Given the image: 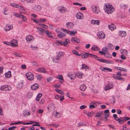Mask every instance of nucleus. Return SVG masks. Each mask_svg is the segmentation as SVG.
<instances>
[{"label": "nucleus", "mask_w": 130, "mask_h": 130, "mask_svg": "<svg viewBox=\"0 0 130 130\" xmlns=\"http://www.w3.org/2000/svg\"><path fill=\"white\" fill-rule=\"evenodd\" d=\"M105 6V7H104V9L107 13L111 14L114 11L115 8L112 5L109 4H106Z\"/></svg>", "instance_id": "nucleus-1"}, {"label": "nucleus", "mask_w": 130, "mask_h": 130, "mask_svg": "<svg viewBox=\"0 0 130 130\" xmlns=\"http://www.w3.org/2000/svg\"><path fill=\"white\" fill-rule=\"evenodd\" d=\"M0 89L2 91H10L11 90V88L10 86L6 85L1 86L0 87Z\"/></svg>", "instance_id": "nucleus-2"}, {"label": "nucleus", "mask_w": 130, "mask_h": 130, "mask_svg": "<svg viewBox=\"0 0 130 130\" xmlns=\"http://www.w3.org/2000/svg\"><path fill=\"white\" fill-rule=\"evenodd\" d=\"M27 78L29 80H31L34 78V75L33 74L30 72H28L26 74Z\"/></svg>", "instance_id": "nucleus-3"}, {"label": "nucleus", "mask_w": 130, "mask_h": 130, "mask_svg": "<svg viewBox=\"0 0 130 130\" xmlns=\"http://www.w3.org/2000/svg\"><path fill=\"white\" fill-rule=\"evenodd\" d=\"M114 86V84L112 83H109L107 85L105 86V89L106 91L108 90L113 87Z\"/></svg>", "instance_id": "nucleus-4"}, {"label": "nucleus", "mask_w": 130, "mask_h": 130, "mask_svg": "<svg viewBox=\"0 0 130 130\" xmlns=\"http://www.w3.org/2000/svg\"><path fill=\"white\" fill-rule=\"evenodd\" d=\"M122 75H122L120 72H118L117 74V77L116 78V79L118 80L124 81V78L120 77Z\"/></svg>", "instance_id": "nucleus-5"}, {"label": "nucleus", "mask_w": 130, "mask_h": 130, "mask_svg": "<svg viewBox=\"0 0 130 130\" xmlns=\"http://www.w3.org/2000/svg\"><path fill=\"white\" fill-rule=\"evenodd\" d=\"M97 36L100 39H103L105 37V35L103 32H99L97 34Z\"/></svg>", "instance_id": "nucleus-6"}, {"label": "nucleus", "mask_w": 130, "mask_h": 130, "mask_svg": "<svg viewBox=\"0 0 130 130\" xmlns=\"http://www.w3.org/2000/svg\"><path fill=\"white\" fill-rule=\"evenodd\" d=\"M33 40L34 38L32 36L28 35L26 37V40L28 43L31 42Z\"/></svg>", "instance_id": "nucleus-7"}, {"label": "nucleus", "mask_w": 130, "mask_h": 130, "mask_svg": "<svg viewBox=\"0 0 130 130\" xmlns=\"http://www.w3.org/2000/svg\"><path fill=\"white\" fill-rule=\"evenodd\" d=\"M76 17L77 19H83L84 16L82 13L78 12L76 14Z\"/></svg>", "instance_id": "nucleus-8"}, {"label": "nucleus", "mask_w": 130, "mask_h": 130, "mask_svg": "<svg viewBox=\"0 0 130 130\" xmlns=\"http://www.w3.org/2000/svg\"><path fill=\"white\" fill-rule=\"evenodd\" d=\"M119 36L122 37H125L126 35V33L125 31L121 30L119 31L118 33Z\"/></svg>", "instance_id": "nucleus-9"}, {"label": "nucleus", "mask_w": 130, "mask_h": 130, "mask_svg": "<svg viewBox=\"0 0 130 130\" xmlns=\"http://www.w3.org/2000/svg\"><path fill=\"white\" fill-rule=\"evenodd\" d=\"M92 9L94 13L98 14L99 11L98 8L96 6H93L92 7Z\"/></svg>", "instance_id": "nucleus-10"}, {"label": "nucleus", "mask_w": 130, "mask_h": 130, "mask_svg": "<svg viewBox=\"0 0 130 130\" xmlns=\"http://www.w3.org/2000/svg\"><path fill=\"white\" fill-rule=\"evenodd\" d=\"M10 5L13 7H14L17 8H18L22 10H24V8L23 7L19 5H17L14 3H11V4Z\"/></svg>", "instance_id": "nucleus-11"}, {"label": "nucleus", "mask_w": 130, "mask_h": 130, "mask_svg": "<svg viewBox=\"0 0 130 130\" xmlns=\"http://www.w3.org/2000/svg\"><path fill=\"white\" fill-rule=\"evenodd\" d=\"M36 71L39 72L43 73H46V71L45 70V69L44 68H38L36 70Z\"/></svg>", "instance_id": "nucleus-12"}, {"label": "nucleus", "mask_w": 130, "mask_h": 130, "mask_svg": "<svg viewBox=\"0 0 130 130\" xmlns=\"http://www.w3.org/2000/svg\"><path fill=\"white\" fill-rule=\"evenodd\" d=\"M66 26L69 28L71 29L72 28L73 26V24L72 22H68L66 23Z\"/></svg>", "instance_id": "nucleus-13"}, {"label": "nucleus", "mask_w": 130, "mask_h": 130, "mask_svg": "<svg viewBox=\"0 0 130 130\" xmlns=\"http://www.w3.org/2000/svg\"><path fill=\"white\" fill-rule=\"evenodd\" d=\"M41 9V7L39 5H36L34 8V9L37 12L40 11Z\"/></svg>", "instance_id": "nucleus-14"}, {"label": "nucleus", "mask_w": 130, "mask_h": 130, "mask_svg": "<svg viewBox=\"0 0 130 130\" xmlns=\"http://www.w3.org/2000/svg\"><path fill=\"white\" fill-rule=\"evenodd\" d=\"M108 27L109 29L111 30H113L116 29V27L113 23H111L110 25H108Z\"/></svg>", "instance_id": "nucleus-15"}, {"label": "nucleus", "mask_w": 130, "mask_h": 130, "mask_svg": "<svg viewBox=\"0 0 130 130\" xmlns=\"http://www.w3.org/2000/svg\"><path fill=\"white\" fill-rule=\"evenodd\" d=\"M39 85L38 84H35L32 85L31 88V89L33 90H36L39 87Z\"/></svg>", "instance_id": "nucleus-16"}, {"label": "nucleus", "mask_w": 130, "mask_h": 130, "mask_svg": "<svg viewBox=\"0 0 130 130\" xmlns=\"http://www.w3.org/2000/svg\"><path fill=\"white\" fill-rule=\"evenodd\" d=\"M91 23L92 24L94 25L96 24L97 25H100V21L99 20H92L91 21Z\"/></svg>", "instance_id": "nucleus-17"}, {"label": "nucleus", "mask_w": 130, "mask_h": 130, "mask_svg": "<svg viewBox=\"0 0 130 130\" xmlns=\"http://www.w3.org/2000/svg\"><path fill=\"white\" fill-rule=\"evenodd\" d=\"M10 45L13 47H15L17 45V40H13L10 43Z\"/></svg>", "instance_id": "nucleus-18"}, {"label": "nucleus", "mask_w": 130, "mask_h": 130, "mask_svg": "<svg viewBox=\"0 0 130 130\" xmlns=\"http://www.w3.org/2000/svg\"><path fill=\"white\" fill-rule=\"evenodd\" d=\"M114 68L115 69H117L121 71H122L124 72H127V70L126 69L120 67H114Z\"/></svg>", "instance_id": "nucleus-19"}, {"label": "nucleus", "mask_w": 130, "mask_h": 130, "mask_svg": "<svg viewBox=\"0 0 130 130\" xmlns=\"http://www.w3.org/2000/svg\"><path fill=\"white\" fill-rule=\"evenodd\" d=\"M38 29V31H39V34L41 35L43 34V33H45V31L43 29L39 28V27H36Z\"/></svg>", "instance_id": "nucleus-20"}, {"label": "nucleus", "mask_w": 130, "mask_h": 130, "mask_svg": "<svg viewBox=\"0 0 130 130\" xmlns=\"http://www.w3.org/2000/svg\"><path fill=\"white\" fill-rule=\"evenodd\" d=\"M45 33L46 34L47 36L49 38H52L53 36L52 34L48 30L45 31Z\"/></svg>", "instance_id": "nucleus-21"}, {"label": "nucleus", "mask_w": 130, "mask_h": 130, "mask_svg": "<svg viewBox=\"0 0 130 130\" xmlns=\"http://www.w3.org/2000/svg\"><path fill=\"white\" fill-rule=\"evenodd\" d=\"M104 116L103 112L102 111H100L96 113V115L95 116V117H99L102 116V115Z\"/></svg>", "instance_id": "nucleus-22"}, {"label": "nucleus", "mask_w": 130, "mask_h": 130, "mask_svg": "<svg viewBox=\"0 0 130 130\" xmlns=\"http://www.w3.org/2000/svg\"><path fill=\"white\" fill-rule=\"evenodd\" d=\"M68 76L70 77L71 79H74L75 78V75L71 73H69Z\"/></svg>", "instance_id": "nucleus-23"}, {"label": "nucleus", "mask_w": 130, "mask_h": 130, "mask_svg": "<svg viewBox=\"0 0 130 130\" xmlns=\"http://www.w3.org/2000/svg\"><path fill=\"white\" fill-rule=\"evenodd\" d=\"M24 83L23 81H21L18 82V84L17 85V87L20 88L22 87Z\"/></svg>", "instance_id": "nucleus-24"}, {"label": "nucleus", "mask_w": 130, "mask_h": 130, "mask_svg": "<svg viewBox=\"0 0 130 130\" xmlns=\"http://www.w3.org/2000/svg\"><path fill=\"white\" fill-rule=\"evenodd\" d=\"M99 49V47L96 45L93 46L91 48V50L94 51H96L98 50Z\"/></svg>", "instance_id": "nucleus-25"}, {"label": "nucleus", "mask_w": 130, "mask_h": 130, "mask_svg": "<svg viewBox=\"0 0 130 130\" xmlns=\"http://www.w3.org/2000/svg\"><path fill=\"white\" fill-rule=\"evenodd\" d=\"M5 74L6 77L9 78L11 76V72L9 71L7 73H5Z\"/></svg>", "instance_id": "nucleus-26"}, {"label": "nucleus", "mask_w": 130, "mask_h": 130, "mask_svg": "<svg viewBox=\"0 0 130 130\" xmlns=\"http://www.w3.org/2000/svg\"><path fill=\"white\" fill-rule=\"evenodd\" d=\"M55 108V106L53 104H51L50 105V107H48V110L52 111Z\"/></svg>", "instance_id": "nucleus-27"}, {"label": "nucleus", "mask_w": 130, "mask_h": 130, "mask_svg": "<svg viewBox=\"0 0 130 130\" xmlns=\"http://www.w3.org/2000/svg\"><path fill=\"white\" fill-rule=\"evenodd\" d=\"M91 55V54L90 53H86L83 56H82V57L83 58H87L88 57H91V55Z\"/></svg>", "instance_id": "nucleus-28"}, {"label": "nucleus", "mask_w": 130, "mask_h": 130, "mask_svg": "<svg viewBox=\"0 0 130 130\" xmlns=\"http://www.w3.org/2000/svg\"><path fill=\"white\" fill-rule=\"evenodd\" d=\"M13 27L12 25L9 26L7 25L5 28L4 29L6 31H7L10 30Z\"/></svg>", "instance_id": "nucleus-29"}, {"label": "nucleus", "mask_w": 130, "mask_h": 130, "mask_svg": "<svg viewBox=\"0 0 130 130\" xmlns=\"http://www.w3.org/2000/svg\"><path fill=\"white\" fill-rule=\"evenodd\" d=\"M70 42V40L68 39H66L65 41L62 43V45L64 46H66L67 44H69Z\"/></svg>", "instance_id": "nucleus-30"}, {"label": "nucleus", "mask_w": 130, "mask_h": 130, "mask_svg": "<svg viewBox=\"0 0 130 130\" xmlns=\"http://www.w3.org/2000/svg\"><path fill=\"white\" fill-rule=\"evenodd\" d=\"M94 114V112L93 111H91L88 112L86 114L89 117H91L93 116Z\"/></svg>", "instance_id": "nucleus-31"}, {"label": "nucleus", "mask_w": 130, "mask_h": 130, "mask_svg": "<svg viewBox=\"0 0 130 130\" xmlns=\"http://www.w3.org/2000/svg\"><path fill=\"white\" fill-rule=\"evenodd\" d=\"M42 94L41 93H39L38 94L36 98V101H39L40 98L42 96Z\"/></svg>", "instance_id": "nucleus-32"}, {"label": "nucleus", "mask_w": 130, "mask_h": 130, "mask_svg": "<svg viewBox=\"0 0 130 130\" xmlns=\"http://www.w3.org/2000/svg\"><path fill=\"white\" fill-rule=\"evenodd\" d=\"M86 88V87L84 85H83L80 86L79 89L82 91H85Z\"/></svg>", "instance_id": "nucleus-33"}, {"label": "nucleus", "mask_w": 130, "mask_h": 130, "mask_svg": "<svg viewBox=\"0 0 130 130\" xmlns=\"http://www.w3.org/2000/svg\"><path fill=\"white\" fill-rule=\"evenodd\" d=\"M55 90L57 92L63 95L64 94V92L62 91L61 90L58 89H56Z\"/></svg>", "instance_id": "nucleus-34"}, {"label": "nucleus", "mask_w": 130, "mask_h": 130, "mask_svg": "<svg viewBox=\"0 0 130 130\" xmlns=\"http://www.w3.org/2000/svg\"><path fill=\"white\" fill-rule=\"evenodd\" d=\"M57 37L60 38H61L63 37H64L65 36V34L61 32H60V34L57 35Z\"/></svg>", "instance_id": "nucleus-35"}, {"label": "nucleus", "mask_w": 130, "mask_h": 130, "mask_svg": "<svg viewBox=\"0 0 130 130\" xmlns=\"http://www.w3.org/2000/svg\"><path fill=\"white\" fill-rule=\"evenodd\" d=\"M120 119V120H124V121H126L128 120H130V118L128 117H120L119 118Z\"/></svg>", "instance_id": "nucleus-36"}, {"label": "nucleus", "mask_w": 130, "mask_h": 130, "mask_svg": "<svg viewBox=\"0 0 130 130\" xmlns=\"http://www.w3.org/2000/svg\"><path fill=\"white\" fill-rule=\"evenodd\" d=\"M82 67L81 68V69H83L84 68H85L86 69H89V68L86 65L84 64H82Z\"/></svg>", "instance_id": "nucleus-37"}, {"label": "nucleus", "mask_w": 130, "mask_h": 130, "mask_svg": "<svg viewBox=\"0 0 130 130\" xmlns=\"http://www.w3.org/2000/svg\"><path fill=\"white\" fill-rule=\"evenodd\" d=\"M120 52L121 54H123V53H125V55L127 54V52L126 50L123 49H122L120 51Z\"/></svg>", "instance_id": "nucleus-38"}, {"label": "nucleus", "mask_w": 130, "mask_h": 130, "mask_svg": "<svg viewBox=\"0 0 130 130\" xmlns=\"http://www.w3.org/2000/svg\"><path fill=\"white\" fill-rule=\"evenodd\" d=\"M32 95V93L31 92H28L27 94L26 97L30 99Z\"/></svg>", "instance_id": "nucleus-39"}, {"label": "nucleus", "mask_w": 130, "mask_h": 130, "mask_svg": "<svg viewBox=\"0 0 130 130\" xmlns=\"http://www.w3.org/2000/svg\"><path fill=\"white\" fill-rule=\"evenodd\" d=\"M106 53V55H105L104 56L105 57L107 58H111V56L110 54L108 53V52L107 53Z\"/></svg>", "instance_id": "nucleus-40"}, {"label": "nucleus", "mask_w": 130, "mask_h": 130, "mask_svg": "<svg viewBox=\"0 0 130 130\" xmlns=\"http://www.w3.org/2000/svg\"><path fill=\"white\" fill-rule=\"evenodd\" d=\"M77 33L76 31H69V34L70 35H73Z\"/></svg>", "instance_id": "nucleus-41"}, {"label": "nucleus", "mask_w": 130, "mask_h": 130, "mask_svg": "<svg viewBox=\"0 0 130 130\" xmlns=\"http://www.w3.org/2000/svg\"><path fill=\"white\" fill-rule=\"evenodd\" d=\"M127 7V5L124 4H122L120 6L121 8L123 9H125Z\"/></svg>", "instance_id": "nucleus-42"}, {"label": "nucleus", "mask_w": 130, "mask_h": 130, "mask_svg": "<svg viewBox=\"0 0 130 130\" xmlns=\"http://www.w3.org/2000/svg\"><path fill=\"white\" fill-rule=\"evenodd\" d=\"M31 122L34 123H35L36 124H34L32 125V126H40V124L38 122H34L33 121H31Z\"/></svg>", "instance_id": "nucleus-43"}, {"label": "nucleus", "mask_w": 130, "mask_h": 130, "mask_svg": "<svg viewBox=\"0 0 130 130\" xmlns=\"http://www.w3.org/2000/svg\"><path fill=\"white\" fill-rule=\"evenodd\" d=\"M102 50L103 51H105V53H107L108 52V49L106 47H104Z\"/></svg>", "instance_id": "nucleus-44"}, {"label": "nucleus", "mask_w": 130, "mask_h": 130, "mask_svg": "<svg viewBox=\"0 0 130 130\" xmlns=\"http://www.w3.org/2000/svg\"><path fill=\"white\" fill-rule=\"evenodd\" d=\"M72 53L77 56H80V55L78 54V52L76 50H73L72 51Z\"/></svg>", "instance_id": "nucleus-45"}, {"label": "nucleus", "mask_w": 130, "mask_h": 130, "mask_svg": "<svg viewBox=\"0 0 130 130\" xmlns=\"http://www.w3.org/2000/svg\"><path fill=\"white\" fill-rule=\"evenodd\" d=\"M23 115L24 116H26L27 115H30V112L28 111L27 112V111H24L23 113Z\"/></svg>", "instance_id": "nucleus-46"}, {"label": "nucleus", "mask_w": 130, "mask_h": 130, "mask_svg": "<svg viewBox=\"0 0 130 130\" xmlns=\"http://www.w3.org/2000/svg\"><path fill=\"white\" fill-rule=\"evenodd\" d=\"M56 78L61 80H63V77L61 75L57 76Z\"/></svg>", "instance_id": "nucleus-47"}, {"label": "nucleus", "mask_w": 130, "mask_h": 130, "mask_svg": "<svg viewBox=\"0 0 130 130\" xmlns=\"http://www.w3.org/2000/svg\"><path fill=\"white\" fill-rule=\"evenodd\" d=\"M65 8L64 7H61L59 9V10L60 12L64 13L65 12Z\"/></svg>", "instance_id": "nucleus-48"}, {"label": "nucleus", "mask_w": 130, "mask_h": 130, "mask_svg": "<svg viewBox=\"0 0 130 130\" xmlns=\"http://www.w3.org/2000/svg\"><path fill=\"white\" fill-rule=\"evenodd\" d=\"M36 77L38 80H40L42 78V76L41 75H38L36 76Z\"/></svg>", "instance_id": "nucleus-49"}, {"label": "nucleus", "mask_w": 130, "mask_h": 130, "mask_svg": "<svg viewBox=\"0 0 130 130\" xmlns=\"http://www.w3.org/2000/svg\"><path fill=\"white\" fill-rule=\"evenodd\" d=\"M91 55L90 57L93 58L95 59H96V60L97 59H98V57L96 55H95L92 54H91V55Z\"/></svg>", "instance_id": "nucleus-50"}, {"label": "nucleus", "mask_w": 130, "mask_h": 130, "mask_svg": "<svg viewBox=\"0 0 130 130\" xmlns=\"http://www.w3.org/2000/svg\"><path fill=\"white\" fill-rule=\"evenodd\" d=\"M20 18H21L22 20L24 21H26L27 20V19L23 15H20Z\"/></svg>", "instance_id": "nucleus-51"}, {"label": "nucleus", "mask_w": 130, "mask_h": 130, "mask_svg": "<svg viewBox=\"0 0 130 130\" xmlns=\"http://www.w3.org/2000/svg\"><path fill=\"white\" fill-rule=\"evenodd\" d=\"M13 15L15 17H19L20 18V15L21 14H19L16 13L14 12L13 13Z\"/></svg>", "instance_id": "nucleus-52"}, {"label": "nucleus", "mask_w": 130, "mask_h": 130, "mask_svg": "<svg viewBox=\"0 0 130 130\" xmlns=\"http://www.w3.org/2000/svg\"><path fill=\"white\" fill-rule=\"evenodd\" d=\"M99 53L102 55H104V56L105 55L106 53H105L103 51H99Z\"/></svg>", "instance_id": "nucleus-53"}, {"label": "nucleus", "mask_w": 130, "mask_h": 130, "mask_svg": "<svg viewBox=\"0 0 130 130\" xmlns=\"http://www.w3.org/2000/svg\"><path fill=\"white\" fill-rule=\"evenodd\" d=\"M73 4L74 5H77L80 7H81L82 6V5L77 2L74 3H73Z\"/></svg>", "instance_id": "nucleus-54"}, {"label": "nucleus", "mask_w": 130, "mask_h": 130, "mask_svg": "<svg viewBox=\"0 0 130 130\" xmlns=\"http://www.w3.org/2000/svg\"><path fill=\"white\" fill-rule=\"evenodd\" d=\"M14 54L16 56L19 57H21L22 56V55H21L19 53H14Z\"/></svg>", "instance_id": "nucleus-55"}, {"label": "nucleus", "mask_w": 130, "mask_h": 130, "mask_svg": "<svg viewBox=\"0 0 130 130\" xmlns=\"http://www.w3.org/2000/svg\"><path fill=\"white\" fill-rule=\"evenodd\" d=\"M82 75L83 74L81 73H78L77 74V75L78 77L80 78H82Z\"/></svg>", "instance_id": "nucleus-56"}, {"label": "nucleus", "mask_w": 130, "mask_h": 130, "mask_svg": "<svg viewBox=\"0 0 130 130\" xmlns=\"http://www.w3.org/2000/svg\"><path fill=\"white\" fill-rule=\"evenodd\" d=\"M104 63H107L113 64L112 62L110 61L105 60Z\"/></svg>", "instance_id": "nucleus-57"}, {"label": "nucleus", "mask_w": 130, "mask_h": 130, "mask_svg": "<svg viewBox=\"0 0 130 130\" xmlns=\"http://www.w3.org/2000/svg\"><path fill=\"white\" fill-rule=\"evenodd\" d=\"M53 114L55 116H57L58 114H59V113L58 112L56 111H54L53 112Z\"/></svg>", "instance_id": "nucleus-58"}, {"label": "nucleus", "mask_w": 130, "mask_h": 130, "mask_svg": "<svg viewBox=\"0 0 130 130\" xmlns=\"http://www.w3.org/2000/svg\"><path fill=\"white\" fill-rule=\"evenodd\" d=\"M62 55V52H59L58 53L57 55V56L58 57H60Z\"/></svg>", "instance_id": "nucleus-59"}, {"label": "nucleus", "mask_w": 130, "mask_h": 130, "mask_svg": "<svg viewBox=\"0 0 130 130\" xmlns=\"http://www.w3.org/2000/svg\"><path fill=\"white\" fill-rule=\"evenodd\" d=\"M85 124H84V123H78V127H80V126H85Z\"/></svg>", "instance_id": "nucleus-60"}, {"label": "nucleus", "mask_w": 130, "mask_h": 130, "mask_svg": "<svg viewBox=\"0 0 130 130\" xmlns=\"http://www.w3.org/2000/svg\"><path fill=\"white\" fill-rule=\"evenodd\" d=\"M97 60L100 62L104 63L105 60L103 59H97Z\"/></svg>", "instance_id": "nucleus-61"}, {"label": "nucleus", "mask_w": 130, "mask_h": 130, "mask_svg": "<svg viewBox=\"0 0 130 130\" xmlns=\"http://www.w3.org/2000/svg\"><path fill=\"white\" fill-rule=\"evenodd\" d=\"M40 25H41L42 27L45 28L46 29L48 27L47 26L43 24H40Z\"/></svg>", "instance_id": "nucleus-62"}, {"label": "nucleus", "mask_w": 130, "mask_h": 130, "mask_svg": "<svg viewBox=\"0 0 130 130\" xmlns=\"http://www.w3.org/2000/svg\"><path fill=\"white\" fill-rule=\"evenodd\" d=\"M21 67L23 69H26V66L25 64H23L21 66Z\"/></svg>", "instance_id": "nucleus-63"}, {"label": "nucleus", "mask_w": 130, "mask_h": 130, "mask_svg": "<svg viewBox=\"0 0 130 130\" xmlns=\"http://www.w3.org/2000/svg\"><path fill=\"white\" fill-rule=\"evenodd\" d=\"M108 125L109 127H111L112 129H115V126H114L110 124Z\"/></svg>", "instance_id": "nucleus-64"}]
</instances>
